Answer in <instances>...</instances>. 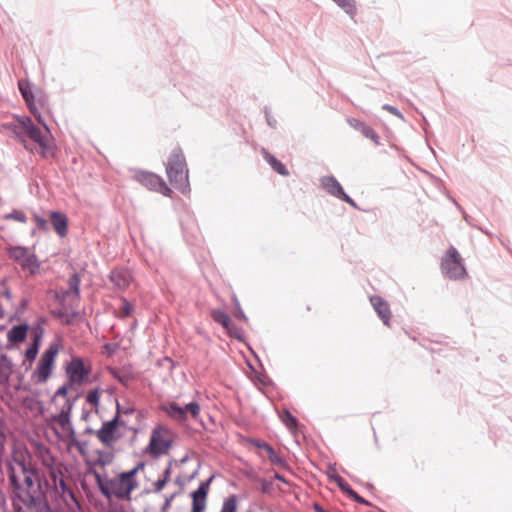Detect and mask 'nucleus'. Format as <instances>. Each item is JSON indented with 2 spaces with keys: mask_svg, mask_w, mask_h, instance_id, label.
Masks as SVG:
<instances>
[{
  "mask_svg": "<svg viewBox=\"0 0 512 512\" xmlns=\"http://www.w3.org/2000/svg\"><path fill=\"white\" fill-rule=\"evenodd\" d=\"M13 506L17 512H52L42 487L40 470L23 456L8 462Z\"/></svg>",
  "mask_w": 512,
  "mask_h": 512,
  "instance_id": "1",
  "label": "nucleus"
},
{
  "mask_svg": "<svg viewBox=\"0 0 512 512\" xmlns=\"http://www.w3.org/2000/svg\"><path fill=\"white\" fill-rule=\"evenodd\" d=\"M94 476L100 492L108 499L116 497L120 500L129 501L132 491L136 489L135 485L130 483L126 479L127 477L121 473L114 478L102 476L97 472L94 473Z\"/></svg>",
  "mask_w": 512,
  "mask_h": 512,
  "instance_id": "2",
  "label": "nucleus"
},
{
  "mask_svg": "<svg viewBox=\"0 0 512 512\" xmlns=\"http://www.w3.org/2000/svg\"><path fill=\"white\" fill-rule=\"evenodd\" d=\"M166 173L170 183L182 193L189 191L188 170L185 158L180 149L172 151L167 165Z\"/></svg>",
  "mask_w": 512,
  "mask_h": 512,
  "instance_id": "3",
  "label": "nucleus"
},
{
  "mask_svg": "<svg viewBox=\"0 0 512 512\" xmlns=\"http://www.w3.org/2000/svg\"><path fill=\"white\" fill-rule=\"evenodd\" d=\"M57 354L58 347L56 345H50L48 349L42 354L37 368L32 373V380L34 383H45L51 377Z\"/></svg>",
  "mask_w": 512,
  "mask_h": 512,
  "instance_id": "4",
  "label": "nucleus"
},
{
  "mask_svg": "<svg viewBox=\"0 0 512 512\" xmlns=\"http://www.w3.org/2000/svg\"><path fill=\"white\" fill-rule=\"evenodd\" d=\"M8 254L23 270H28L31 274H36L39 271L40 263L36 255L30 253L28 248L22 246L9 247Z\"/></svg>",
  "mask_w": 512,
  "mask_h": 512,
  "instance_id": "5",
  "label": "nucleus"
},
{
  "mask_svg": "<svg viewBox=\"0 0 512 512\" xmlns=\"http://www.w3.org/2000/svg\"><path fill=\"white\" fill-rule=\"evenodd\" d=\"M443 273L451 279H460L466 275L465 267L458 251L451 247L441 263Z\"/></svg>",
  "mask_w": 512,
  "mask_h": 512,
  "instance_id": "6",
  "label": "nucleus"
},
{
  "mask_svg": "<svg viewBox=\"0 0 512 512\" xmlns=\"http://www.w3.org/2000/svg\"><path fill=\"white\" fill-rule=\"evenodd\" d=\"M172 445V439L170 437L169 430L157 426L153 429L149 442V452L152 455L159 456L166 454Z\"/></svg>",
  "mask_w": 512,
  "mask_h": 512,
  "instance_id": "7",
  "label": "nucleus"
},
{
  "mask_svg": "<svg viewBox=\"0 0 512 512\" xmlns=\"http://www.w3.org/2000/svg\"><path fill=\"white\" fill-rule=\"evenodd\" d=\"M134 178L148 189L159 192L165 196H170L171 189L160 176L150 172L138 171L135 173Z\"/></svg>",
  "mask_w": 512,
  "mask_h": 512,
  "instance_id": "8",
  "label": "nucleus"
},
{
  "mask_svg": "<svg viewBox=\"0 0 512 512\" xmlns=\"http://www.w3.org/2000/svg\"><path fill=\"white\" fill-rule=\"evenodd\" d=\"M20 124L29 138L36 142L43 150L48 148L49 129L46 125H44V131H42L28 117L22 118Z\"/></svg>",
  "mask_w": 512,
  "mask_h": 512,
  "instance_id": "9",
  "label": "nucleus"
},
{
  "mask_svg": "<svg viewBox=\"0 0 512 512\" xmlns=\"http://www.w3.org/2000/svg\"><path fill=\"white\" fill-rule=\"evenodd\" d=\"M66 373L71 385L80 386L90 373V369L84 365L80 358H73L66 367Z\"/></svg>",
  "mask_w": 512,
  "mask_h": 512,
  "instance_id": "10",
  "label": "nucleus"
},
{
  "mask_svg": "<svg viewBox=\"0 0 512 512\" xmlns=\"http://www.w3.org/2000/svg\"><path fill=\"white\" fill-rule=\"evenodd\" d=\"M120 406L117 404V415L110 421L103 423L97 432L98 439L105 445L109 446L116 441V430L119 419Z\"/></svg>",
  "mask_w": 512,
  "mask_h": 512,
  "instance_id": "11",
  "label": "nucleus"
},
{
  "mask_svg": "<svg viewBox=\"0 0 512 512\" xmlns=\"http://www.w3.org/2000/svg\"><path fill=\"white\" fill-rule=\"evenodd\" d=\"M212 479L213 477H210L206 482H202L198 489L192 492V512H203L205 510L209 485Z\"/></svg>",
  "mask_w": 512,
  "mask_h": 512,
  "instance_id": "12",
  "label": "nucleus"
},
{
  "mask_svg": "<svg viewBox=\"0 0 512 512\" xmlns=\"http://www.w3.org/2000/svg\"><path fill=\"white\" fill-rule=\"evenodd\" d=\"M56 491L59 494L62 501L70 510H73L74 507L80 509V504L74 492L68 487L64 477L59 478L58 490Z\"/></svg>",
  "mask_w": 512,
  "mask_h": 512,
  "instance_id": "13",
  "label": "nucleus"
},
{
  "mask_svg": "<svg viewBox=\"0 0 512 512\" xmlns=\"http://www.w3.org/2000/svg\"><path fill=\"white\" fill-rule=\"evenodd\" d=\"M109 278L114 287L121 291L126 290L133 280L131 272L127 269H115Z\"/></svg>",
  "mask_w": 512,
  "mask_h": 512,
  "instance_id": "14",
  "label": "nucleus"
},
{
  "mask_svg": "<svg viewBox=\"0 0 512 512\" xmlns=\"http://www.w3.org/2000/svg\"><path fill=\"white\" fill-rule=\"evenodd\" d=\"M73 408V404L67 401L66 405L62 408L61 412L53 417V420L56 421L62 430L65 433L74 434V428L71 424L70 414Z\"/></svg>",
  "mask_w": 512,
  "mask_h": 512,
  "instance_id": "15",
  "label": "nucleus"
},
{
  "mask_svg": "<svg viewBox=\"0 0 512 512\" xmlns=\"http://www.w3.org/2000/svg\"><path fill=\"white\" fill-rule=\"evenodd\" d=\"M348 123L355 130L361 132L363 134V136L372 140L375 144H377V145L380 144L379 135L376 133V131L373 128L366 125L364 122H362L358 119H355V118H351V119H348Z\"/></svg>",
  "mask_w": 512,
  "mask_h": 512,
  "instance_id": "16",
  "label": "nucleus"
},
{
  "mask_svg": "<svg viewBox=\"0 0 512 512\" xmlns=\"http://www.w3.org/2000/svg\"><path fill=\"white\" fill-rule=\"evenodd\" d=\"M51 224L60 237L67 234L68 219L63 213L53 211L50 214Z\"/></svg>",
  "mask_w": 512,
  "mask_h": 512,
  "instance_id": "17",
  "label": "nucleus"
},
{
  "mask_svg": "<svg viewBox=\"0 0 512 512\" xmlns=\"http://www.w3.org/2000/svg\"><path fill=\"white\" fill-rule=\"evenodd\" d=\"M321 186L326 192L338 199L341 195H344L341 184L333 176L323 177L321 179Z\"/></svg>",
  "mask_w": 512,
  "mask_h": 512,
  "instance_id": "18",
  "label": "nucleus"
},
{
  "mask_svg": "<svg viewBox=\"0 0 512 512\" xmlns=\"http://www.w3.org/2000/svg\"><path fill=\"white\" fill-rule=\"evenodd\" d=\"M370 302L378 316L382 319L383 323L388 325L390 319V309L388 304L378 296L371 297Z\"/></svg>",
  "mask_w": 512,
  "mask_h": 512,
  "instance_id": "19",
  "label": "nucleus"
},
{
  "mask_svg": "<svg viewBox=\"0 0 512 512\" xmlns=\"http://www.w3.org/2000/svg\"><path fill=\"white\" fill-rule=\"evenodd\" d=\"M212 319L221 324L222 327L229 333H231L235 329V325L233 324L229 315L223 310L216 309L211 312Z\"/></svg>",
  "mask_w": 512,
  "mask_h": 512,
  "instance_id": "20",
  "label": "nucleus"
},
{
  "mask_svg": "<svg viewBox=\"0 0 512 512\" xmlns=\"http://www.w3.org/2000/svg\"><path fill=\"white\" fill-rule=\"evenodd\" d=\"M27 330L28 326L25 324L12 327L7 333L8 341L11 343H20L24 341L27 336Z\"/></svg>",
  "mask_w": 512,
  "mask_h": 512,
  "instance_id": "21",
  "label": "nucleus"
},
{
  "mask_svg": "<svg viewBox=\"0 0 512 512\" xmlns=\"http://www.w3.org/2000/svg\"><path fill=\"white\" fill-rule=\"evenodd\" d=\"M255 445L258 448L263 449L267 452V455H268L271 463H273L275 465H280V466H283L285 464L284 459L275 452V450L273 449V447L271 445L264 443V442H259V441H255Z\"/></svg>",
  "mask_w": 512,
  "mask_h": 512,
  "instance_id": "22",
  "label": "nucleus"
},
{
  "mask_svg": "<svg viewBox=\"0 0 512 512\" xmlns=\"http://www.w3.org/2000/svg\"><path fill=\"white\" fill-rule=\"evenodd\" d=\"M165 411L168 416L176 421L182 422L186 420L185 409L174 402L169 403Z\"/></svg>",
  "mask_w": 512,
  "mask_h": 512,
  "instance_id": "23",
  "label": "nucleus"
},
{
  "mask_svg": "<svg viewBox=\"0 0 512 512\" xmlns=\"http://www.w3.org/2000/svg\"><path fill=\"white\" fill-rule=\"evenodd\" d=\"M69 289L65 292L66 296L73 295L75 298H79V287L80 278L78 274L74 273L68 280Z\"/></svg>",
  "mask_w": 512,
  "mask_h": 512,
  "instance_id": "24",
  "label": "nucleus"
},
{
  "mask_svg": "<svg viewBox=\"0 0 512 512\" xmlns=\"http://www.w3.org/2000/svg\"><path fill=\"white\" fill-rule=\"evenodd\" d=\"M265 158L277 173L283 176L288 175V171L285 165L282 164L279 160H277L274 156H271L267 152H265Z\"/></svg>",
  "mask_w": 512,
  "mask_h": 512,
  "instance_id": "25",
  "label": "nucleus"
},
{
  "mask_svg": "<svg viewBox=\"0 0 512 512\" xmlns=\"http://www.w3.org/2000/svg\"><path fill=\"white\" fill-rule=\"evenodd\" d=\"M12 371V362L6 355H0V376L9 377Z\"/></svg>",
  "mask_w": 512,
  "mask_h": 512,
  "instance_id": "26",
  "label": "nucleus"
},
{
  "mask_svg": "<svg viewBox=\"0 0 512 512\" xmlns=\"http://www.w3.org/2000/svg\"><path fill=\"white\" fill-rule=\"evenodd\" d=\"M145 467V464L143 462H139L133 469L129 470V471H126V472H122L121 474L122 475H125L127 478V480L132 483L133 485H135V488L138 487V482L136 481L135 479V475L140 471V470H143Z\"/></svg>",
  "mask_w": 512,
  "mask_h": 512,
  "instance_id": "27",
  "label": "nucleus"
},
{
  "mask_svg": "<svg viewBox=\"0 0 512 512\" xmlns=\"http://www.w3.org/2000/svg\"><path fill=\"white\" fill-rule=\"evenodd\" d=\"M237 509V500L234 495L228 497L223 502L222 508L220 512H236Z\"/></svg>",
  "mask_w": 512,
  "mask_h": 512,
  "instance_id": "28",
  "label": "nucleus"
},
{
  "mask_svg": "<svg viewBox=\"0 0 512 512\" xmlns=\"http://www.w3.org/2000/svg\"><path fill=\"white\" fill-rule=\"evenodd\" d=\"M39 344L37 340H35L26 350L25 357L30 362H33L36 359V356L38 354Z\"/></svg>",
  "mask_w": 512,
  "mask_h": 512,
  "instance_id": "29",
  "label": "nucleus"
},
{
  "mask_svg": "<svg viewBox=\"0 0 512 512\" xmlns=\"http://www.w3.org/2000/svg\"><path fill=\"white\" fill-rule=\"evenodd\" d=\"M185 409V414H191L193 418H197L200 413V406L197 402H190L183 407Z\"/></svg>",
  "mask_w": 512,
  "mask_h": 512,
  "instance_id": "30",
  "label": "nucleus"
},
{
  "mask_svg": "<svg viewBox=\"0 0 512 512\" xmlns=\"http://www.w3.org/2000/svg\"><path fill=\"white\" fill-rule=\"evenodd\" d=\"M281 419L288 428H293L296 426V419L288 410L283 412Z\"/></svg>",
  "mask_w": 512,
  "mask_h": 512,
  "instance_id": "31",
  "label": "nucleus"
},
{
  "mask_svg": "<svg viewBox=\"0 0 512 512\" xmlns=\"http://www.w3.org/2000/svg\"><path fill=\"white\" fill-rule=\"evenodd\" d=\"M340 7H342L346 13L353 14L354 13V1L353 0H333Z\"/></svg>",
  "mask_w": 512,
  "mask_h": 512,
  "instance_id": "32",
  "label": "nucleus"
},
{
  "mask_svg": "<svg viewBox=\"0 0 512 512\" xmlns=\"http://www.w3.org/2000/svg\"><path fill=\"white\" fill-rule=\"evenodd\" d=\"M5 219H13L19 221L21 223H25L27 221L26 215L22 211L14 210L11 213H8L4 216Z\"/></svg>",
  "mask_w": 512,
  "mask_h": 512,
  "instance_id": "33",
  "label": "nucleus"
},
{
  "mask_svg": "<svg viewBox=\"0 0 512 512\" xmlns=\"http://www.w3.org/2000/svg\"><path fill=\"white\" fill-rule=\"evenodd\" d=\"M100 400V393L98 389L92 390L88 393L86 397V401L93 405L94 407H98Z\"/></svg>",
  "mask_w": 512,
  "mask_h": 512,
  "instance_id": "34",
  "label": "nucleus"
},
{
  "mask_svg": "<svg viewBox=\"0 0 512 512\" xmlns=\"http://www.w3.org/2000/svg\"><path fill=\"white\" fill-rule=\"evenodd\" d=\"M19 90H20L22 96L24 97V99L26 100V102L29 103L30 100L33 98V95H32L31 89L28 86V84H25L24 82L20 81L19 82Z\"/></svg>",
  "mask_w": 512,
  "mask_h": 512,
  "instance_id": "35",
  "label": "nucleus"
},
{
  "mask_svg": "<svg viewBox=\"0 0 512 512\" xmlns=\"http://www.w3.org/2000/svg\"><path fill=\"white\" fill-rule=\"evenodd\" d=\"M334 481L337 483L338 487L349 496L350 491H354L350 485L341 477L335 476L333 477Z\"/></svg>",
  "mask_w": 512,
  "mask_h": 512,
  "instance_id": "36",
  "label": "nucleus"
},
{
  "mask_svg": "<svg viewBox=\"0 0 512 512\" xmlns=\"http://www.w3.org/2000/svg\"><path fill=\"white\" fill-rule=\"evenodd\" d=\"M50 477L54 482L55 490H58V481L59 478L64 477L63 473L60 469L52 467L50 469Z\"/></svg>",
  "mask_w": 512,
  "mask_h": 512,
  "instance_id": "37",
  "label": "nucleus"
},
{
  "mask_svg": "<svg viewBox=\"0 0 512 512\" xmlns=\"http://www.w3.org/2000/svg\"><path fill=\"white\" fill-rule=\"evenodd\" d=\"M121 310L123 316L127 317L133 311V306L125 298H122Z\"/></svg>",
  "mask_w": 512,
  "mask_h": 512,
  "instance_id": "38",
  "label": "nucleus"
},
{
  "mask_svg": "<svg viewBox=\"0 0 512 512\" xmlns=\"http://www.w3.org/2000/svg\"><path fill=\"white\" fill-rule=\"evenodd\" d=\"M34 221L36 223L37 228L42 229V230H47L48 223L44 217L34 215Z\"/></svg>",
  "mask_w": 512,
  "mask_h": 512,
  "instance_id": "39",
  "label": "nucleus"
},
{
  "mask_svg": "<svg viewBox=\"0 0 512 512\" xmlns=\"http://www.w3.org/2000/svg\"><path fill=\"white\" fill-rule=\"evenodd\" d=\"M382 108L384 110L390 112L391 114L397 116L398 118H400L402 120L404 119L403 114L396 107L389 105V104H385V105H383Z\"/></svg>",
  "mask_w": 512,
  "mask_h": 512,
  "instance_id": "40",
  "label": "nucleus"
},
{
  "mask_svg": "<svg viewBox=\"0 0 512 512\" xmlns=\"http://www.w3.org/2000/svg\"><path fill=\"white\" fill-rule=\"evenodd\" d=\"M166 484H167L166 479H162V478L158 479V480L153 484V486H154V492H155V493L160 492V491L165 487V485H166Z\"/></svg>",
  "mask_w": 512,
  "mask_h": 512,
  "instance_id": "41",
  "label": "nucleus"
},
{
  "mask_svg": "<svg viewBox=\"0 0 512 512\" xmlns=\"http://www.w3.org/2000/svg\"><path fill=\"white\" fill-rule=\"evenodd\" d=\"M349 497L354 499L355 501H357L358 503H361V504H364V505H369V502L366 501L364 498H362L361 496H359L355 491H350L349 492Z\"/></svg>",
  "mask_w": 512,
  "mask_h": 512,
  "instance_id": "42",
  "label": "nucleus"
},
{
  "mask_svg": "<svg viewBox=\"0 0 512 512\" xmlns=\"http://www.w3.org/2000/svg\"><path fill=\"white\" fill-rule=\"evenodd\" d=\"M339 199L345 201L346 203L350 204L352 207L356 208L357 205L356 203L354 202V200L352 198H350L345 192H344V195H341L339 197Z\"/></svg>",
  "mask_w": 512,
  "mask_h": 512,
  "instance_id": "43",
  "label": "nucleus"
},
{
  "mask_svg": "<svg viewBox=\"0 0 512 512\" xmlns=\"http://www.w3.org/2000/svg\"><path fill=\"white\" fill-rule=\"evenodd\" d=\"M0 296H5L7 299H11V293L5 284L0 286Z\"/></svg>",
  "mask_w": 512,
  "mask_h": 512,
  "instance_id": "44",
  "label": "nucleus"
},
{
  "mask_svg": "<svg viewBox=\"0 0 512 512\" xmlns=\"http://www.w3.org/2000/svg\"><path fill=\"white\" fill-rule=\"evenodd\" d=\"M174 497H175V494H172L171 496L165 498V502H164L163 507H162L163 511L169 509V507L171 506V502H172Z\"/></svg>",
  "mask_w": 512,
  "mask_h": 512,
  "instance_id": "45",
  "label": "nucleus"
},
{
  "mask_svg": "<svg viewBox=\"0 0 512 512\" xmlns=\"http://www.w3.org/2000/svg\"><path fill=\"white\" fill-rule=\"evenodd\" d=\"M104 348H105V350L109 354H113L116 351V349H117V345L116 344L107 343V344L104 345Z\"/></svg>",
  "mask_w": 512,
  "mask_h": 512,
  "instance_id": "46",
  "label": "nucleus"
},
{
  "mask_svg": "<svg viewBox=\"0 0 512 512\" xmlns=\"http://www.w3.org/2000/svg\"><path fill=\"white\" fill-rule=\"evenodd\" d=\"M68 393V387L66 385H63L61 386L57 391H56V396H66Z\"/></svg>",
  "mask_w": 512,
  "mask_h": 512,
  "instance_id": "47",
  "label": "nucleus"
},
{
  "mask_svg": "<svg viewBox=\"0 0 512 512\" xmlns=\"http://www.w3.org/2000/svg\"><path fill=\"white\" fill-rule=\"evenodd\" d=\"M170 475H171V464H170V465H168V466L165 468V470H164V472H163V477H162V479H166V482H168V481H169V479H170Z\"/></svg>",
  "mask_w": 512,
  "mask_h": 512,
  "instance_id": "48",
  "label": "nucleus"
},
{
  "mask_svg": "<svg viewBox=\"0 0 512 512\" xmlns=\"http://www.w3.org/2000/svg\"><path fill=\"white\" fill-rule=\"evenodd\" d=\"M274 478H275V479H277V480H279V481H282V482H284V483H287V481H286V479L284 478V476H282V475H281V474H279V473H275Z\"/></svg>",
  "mask_w": 512,
  "mask_h": 512,
  "instance_id": "49",
  "label": "nucleus"
},
{
  "mask_svg": "<svg viewBox=\"0 0 512 512\" xmlns=\"http://www.w3.org/2000/svg\"><path fill=\"white\" fill-rule=\"evenodd\" d=\"M270 486H271V484H270V483H268V482H264V483L262 484V491H263V492H265V493H266V492H268V491H269Z\"/></svg>",
  "mask_w": 512,
  "mask_h": 512,
  "instance_id": "50",
  "label": "nucleus"
},
{
  "mask_svg": "<svg viewBox=\"0 0 512 512\" xmlns=\"http://www.w3.org/2000/svg\"><path fill=\"white\" fill-rule=\"evenodd\" d=\"M314 509L316 512H327L326 510H324L320 505L318 504H315L314 505Z\"/></svg>",
  "mask_w": 512,
  "mask_h": 512,
  "instance_id": "51",
  "label": "nucleus"
},
{
  "mask_svg": "<svg viewBox=\"0 0 512 512\" xmlns=\"http://www.w3.org/2000/svg\"><path fill=\"white\" fill-rule=\"evenodd\" d=\"M237 317L241 318V319H246L244 313L242 311H240L237 315Z\"/></svg>",
  "mask_w": 512,
  "mask_h": 512,
  "instance_id": "52",
  "label": "nucleus"
},
{
  "mask_svg": "<svg viewBox=\"0 0 512 512\" xmlns=\"http://www.w3.org/2000/svg\"><path fill=\"white\" fill-rule=\"evenodd\" d=\"M119 381L126 384L127 379L125 377H118Z\"/></svg>",
  "mask_w": 512,
  "mask_h": 512,
  "instance_id": "53",
  "label": "nucleus"
},
{
  "mask_svg": "<svg viewBox=\"0 0 512 512\" xmlns=\"http://www.w3.org/2000/svg\"><path fill=\"white\" fill-rule=\"evenodd\" d=\"M267 120H268V124H269L270 126H274L275 121L273 122V120H270L269 118H267Z\"/></svg>",
  "mask_w": 512,
  "mask_h": 512,
  "instance_id": "54",
  "label": "nucleus"
},
{
  "mask_svg": "<svg viewBox=\"0 0 512 512\" xmlns=\"http://www.w3.org/2000/svg\"><path fill=\"white\" fill-rule=\"evenodd\" d=\"M134 410L133 409H127L124 411V413H132Z\"/></svg>",
  "mask_w": 512,
  "mask_h": 512,
  "instance_id": "55",
  "label": "nucleus"
}]
</instances>
